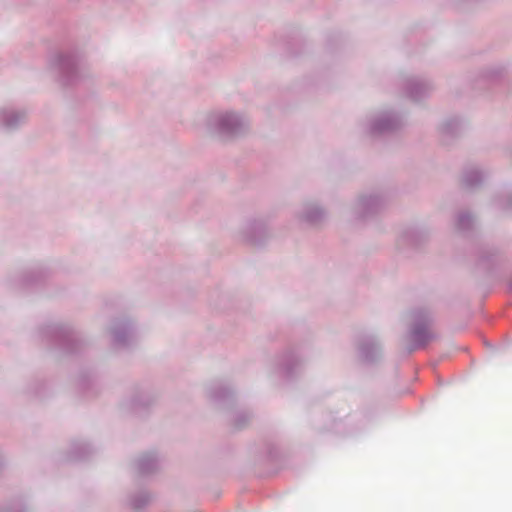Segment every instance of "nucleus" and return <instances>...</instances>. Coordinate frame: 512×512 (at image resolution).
<instances>
[{"label":"nucleus","instance_id":"obj_1","mask_svg":"<svg viewBox=\"0 0 512 512\" xmlns=\"http://www.w3.org/2000/svg\"><path fill=\"white\" fill-rule=\"evenodd\" d=\"M413 324L409 330L408 337L411 341L408 347L409 352L425 348L435 338L432 331L433 317L426 308H417L411 313Z\"/></svg>","mask_w":512,"mask_h":512},{"label":"nucleus","instance_id":"obj_2","mask_svg":"<svg viewBox=\"0 0 512 512\" xmlns=\"http://www.w3.org/2000/svg\"><path fill=\"white\" fill-rule=\"evenodd\" d=\"M247 120L235 112H216L207 119V127L221 137L229 138L243 133Z\"/></svg>","mask_w":512,"mask_h":512},{"label":"nucleus","instance_id":"obj_3","mask_svg":"<svg viewBox=\"0 0 512 512\" xmlns=\"http://www.w3.org/2000/svg\"><path fill=\"white\" fill-rule=\"evenodd\" d=\"M401 126L402 119L397 114L383 112L370 121L368 132L373 137L382 136L398 130Z\"/></svg>","mask_w":512,"mask_h":512},{"label":"nucleus","instance_id":"obj_4","mask_svg":"<svg viewBox=\"0 0 512 512\" xmlns=\"http://www.w3.org/2000/svg\"><path fill=\"white\" fill-rule=\"evenodd\" d=\"M55 66L65 83L74 81L77 75L78 60L74 53H60L55 58Z\"/></svg>","mask_w":512,"mask_h":512},{"label":"nucleus","instance_id":"obj_5","mask_svg":"<svg viewBox=\"0 0 512 512\" xmlns=\"http://www.w3.org/2000/svg\"><path fill=\"white\" fill-rule=\"evenodd\" d=\"M383 206V201L378 195L363 196L358 199L354 207L357 218L363 219L378 212Z\"/></svg>","mask_w":512,"mask_h":512},{"label":"nucleus","instance_id":"obj_6","mask_svg":"<svg viewBox=\"0 0 512 512\" xmlns=\"http://www.w3.org/2000/svg\"><path fill=\"white\" fill-rule=\"evenodd\" d=\"M358 351L362 361L373 363L381 355V346L373 336H364L359 341Z\"/></svg>","mask_w":512,"mask_h":512},{"label":"nucleus","instance_id":"obj_7","mask_svg":"<svg viewBox=\"0 0 512 512\" xmlns=\"http://www.w3.org/2000/svg\"><path fill=\"white\" fill-rule=\"evenodd\" d=\"M432 85L419 78H408L405 81V92L408 98L419 101L425 98L431 91Z\"/></svg>","mask_w":512,"mask_h":512},{"label":"nucleus","instance_id":"obj_8","mask_svg":"<svg viewBox=\"0 0 512 512\" xmlns=\"http://www.w3.org/2000/svg\"><path fill=\"white\" fill-rule=\"evenodd\" d=\"M51 334L55 338L56 342L61 345L68 352H75L74 344L78 342L74 332L67 327H52Z\"/></svg>","mask_w":512,"mask_h":512},{"label":"nucleus","instance_id":"obj_9","mask_svg":"<svg viewBox=\"0 0 512 512\" xmlns=\"http://www.w3.org/2000/svg\"><path fill=\"white\" fill-rule=\"evenodd\" d=\"M26 120L24 110L4 108L0 110V125L6 129H14Z\"/></svg>","mask_w":512,"mask_h":512},{"label":"nucleus","instance_id":"obj_10","mask_svg":"<svg viewBox=\"0 0 512 512\" xmlns=\"http://www.w3.org/2000/svg\"><path fill=\"white\" fill-rule=\"evenodd\" d=\"M113 345L126 347L132 340V327L128 322H116L112 328Z\"/></svg>","mask_w":512,"mask_h":512},{"label":"nucleus","instance_id":"obj_11","mask_svg":"<svg viewBox=\"0 0 512 512\" xmlns=\"http://www.w3.org/2000/svg\"><path fill=\"white\" fill-rule=\"evenodd\" d=\"M267 235V228L262 221L254 220L247 224L244 237L248 242L260 244Z\"/></svg>","mask_w":512,"mask_h":512},{"label":"nucleus","instance_id":"obj_12","mask_svg":"<svg viewBox=\"0 0 512 512\" xmlns=\"http://www.w3.org/2000/svg\"><path fill=\"white\" fill-rule=\"evenodd\" d=\"M159 459L154 453L142 455L136 463L140 475L146 476L154 473L159 468Z\"/></svg>","mask_w":512,"mask_h":512},{"label":"nucleus","instance_id":"obj_13","mask_svg":"<svg viewBox=\"0 0 512 512\" xmlns=\"http://www.w3.org/2000/svg\"><path fill=\"white\" fill-rule=\"evenodd\" d=\"M325 217V211L315 204H307L301 212L300 218L309 224L315 225L320 223Z\"/></svg>","mask_w":512,"mask_h":512},{"label":"nucleus","instance_id":"obj_14","mask_svg":"<svg viewBox=\"0 0 512 512\" xmlns=\"http://www.w3.org/2000/svg\"><path fill=\"white\" fill-rule=\"evenodd\" d=\"M484 173L477 167L467 168L463 172L462 183L466 188H475L484 180Z\"/></svg>","mask_w":512,"mask_h":512},{"label":"nucleus","instance_id":"obj_15","mask_svg":"<svg viewBox=\"0 0 512 512\" xmlns=\"http://www.w3.org/2000/svg\"><path fill=\"white\" fill-rule=\"evenodd\" d=\"M209 397L215 402H221L232 395V391L222 383H215L209 387Z\"/></svg>","mask_w":512,"mask_h":512},{"label":"nucleus","instance_id":"obj_16","mask_svg":"<svg viewBox=\"0 0 512 512\" xmlns=\"http://www.w3.org/2000/svg\"><path fill=\"white\" fill-rule=\"evenodd\" d=\"M301 361L299 357L293 352L287 353L283 358V368L287 376H292L295 367L299 366Z\"/></svg>","mask_w":512,"mask_h":512},{"label":"nucleus","instance_id":"obj_17","mask_svg":"<svg viewBox=\"0 0 512 512\" xmlns=\"http://www.w3.org/2000/svg\"><path fill=\"white\" fill-rule=\"evenodd\" d=\"M474 225L473 217L467 213L463 212L458 215L456 227L461 232L469 231Z\"/></svg>","mask_w":512,"mask_h":512},{"label":"nucleus","instance_id":"obj_18","mask_svg":"<svg viewBox=\"0 0 512 512\" xmlns=\"http://www.w3.org/2000/svg\"><path fill=\"white\" fill-rule=\"evenodd\" d=\"M460 126V121L457 118H452L442 124V132L447 135H454L459 131Z\"/></svg>","mask_w":512,"mask_h":512},{"label":"nucleus","instance_id":"obj_19","mask_svg":"<svg viewBox=\"0 0 512 512\" xmlns=\"http://www.w3.org/2000/svg\"><path fill=\"white\" fill-rule=\"evenodd\" d=\"M150 496L146 492H141L138 495L131 497L130 504L136 509H140L148 504Z\"/></svg>","mask_w":512,"mask_h":512},{"label":"nucleus","instance_id":"obj_20","mask_svg":"<svg viewBox=\"0 0 512 512\" xmlns=\"http://www.w3.org/2000/svg\"><path fill=\"white\" fill-rule=\"evenodd\" d=\"M89 451H90L89 446L85 443H81L77 447L74 448L73 458L74 459H83Z\"/></svg>","mask_w":512,"mask_h":512},{"label":"nucleus","instance_id":"obj_21","mask_svg":"<svg viewBox=\"0 0 512 512\" xmlns=\"http://www.w3.org/2000/svg\"><path fill=\"white\" fill-rule=\"evenodd\" d=\"M250 419V416L245 413V412H240L236 415L235 417V426L237 428H242L245 426V424L248 422V420Z\"/></svg>","mask_w":512,"mask_h":512}]
</instances>
